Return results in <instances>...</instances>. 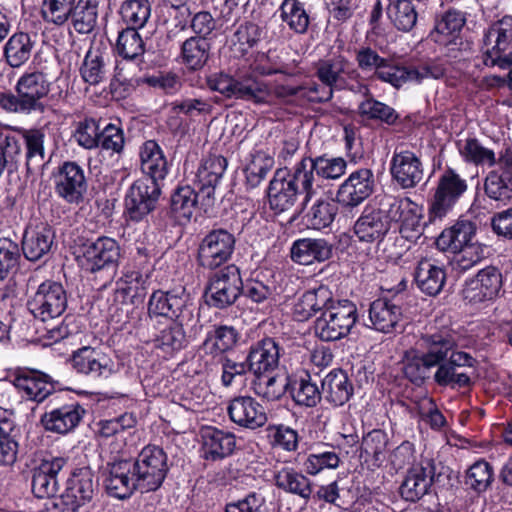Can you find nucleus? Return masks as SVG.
Masks as SVG:
<instances>
[{"label":"nucleus","mask_w":512,"mask_h":512,"mask_svg":"<svg viewBox=\"0 0 512 512\" xmlns=\"http://www.w3.org/2000/svg\"><path fill=\"white\" fill-rule=\"evenodd\" d=\"M211 91L219 92L226 98L252 102L256 105L271 104L272 91L269 84L253 72H237L229 75L215 73L207 78Z\"/></svg>","instance_id":"nucleus-1"},{"label":"nucleus","mask_w":512,"mask_h":512,"mask_svg":"<svg viewBox=\"0 0 512 512\" xmlns=\"http://www.w3.org/2000/svg\"><path fill=\"white\" fill-rule=\"evenodd\" d=\"M307 173L300 162L294 166L292 172L285 168L277 169L268 187L270 208L276 212L287 211L294 206L300 193L305 194L304 203H307L315 194Z\"/></svg>","instance_id":"nucleus-2"},{"label":"nucleus","mask_w":512,"mask_h":512,"mask_svg":"<svg viewBox=\"0 0 512 512\" xmlns=\"http://www.w3.org/2000/svg\"><path fill=\"white\" fill-rule=\"evenodd\" d=\"M482 62L506 70L512 66V15L493 22L483 34Z\"/></svg>","instance_id":"nucleus-3"},{"label":"nucleus","mask_w":512,"mask_h":512,"mask_svg":"<svg viewBox=\"0 0 512 512\" xmlns=\"http://www.w3.org/2000/svg\"><path fill=\"white\" fill-rule=\"evenodd\" d=\"M358 319L357 307L349 300L337 301L315 321V335L330 342L346 337Z\"/></svg>","instance_id":"nucleus-4"},{"label":"nucleus","mask_w":512,"mask_h":512,"mask_svg":"<svg viewBox=\"0 0 512 512\" xmlns=\"http://www.w3.org/2000/svg\"><path fill=\"white\" fill-rule=\"evenodd\" d=\"M133 465L138 491L141 493L158 490L169 470L166 453L162 448L154 445L144 447L138 457L133 460Z\"/></svg>","instance_id":"nucleus-5"},{"label":"nucleus","mask_w":512,"mask_h":512,"mask_svg":"<svg viewBox=\"0 0 512 512\" xmlns=\"http://www.w3.org/2000/svg\"><path fill=\"white\" fill-rule=\"evenodd\" d=\"M83 267L90 273H103L111 282L115 277L120 258L119 243L107 236H100L95 241H88L82 246Z\"/></svg>","instance_id":"nucleus-6"},{"label":"nucleus","mask_w":512,"mask_h":512,"mask_svg":"<svg viewBox=\"0 0 512 512\" xmlns=\"http://www.w3.org/2000/svg\"><path fill=\"white\" fill-rule=\"evenodd\" d=\"M243 282L239 269L228 265L209 277L205 296L209 306L226 309L242 295Z\"/></svg>","instance_id":"nucleus-7"},{"label":"nucleus","mask_w":512,"mask_h":512,"mask_svg":"<svg viewBox=\"0 0 512 512\" xmlns=\"http://www.w3.org/2000/svg\"><path fill=\"white\" fill-rule=\"evenodd\" d=\"M67 293L61 283L45 281L27 301V308L32 315L47 322L60 317L67 309Z\"/></svg>","instance_id":"nucleus-8"},{"label":"nucleus","mask_w":512,"mask_h":512,"mask_svg":"<svg viewBox=\"0 0 512 512\" xmlns=\"http://www.w3.org/2000/svg\"><path fill=\"white\" fill-rule=\"evenodd\" d=\"M161 191L160 181L149 177L135 180L125 195V213L132 221L142 220L156 209Z\"/></svg>","instance_id":"nucleus-9"},{"label":"nucleus","mask_w":512,"mask_h":512,"mask_svg":"<svg viewBox=\"0 0 512 512\" xmlns=\"http://www.w3.org/2000/svg\"><path fill=\"white\" fill-rule=\"evenodd\" d=\"M444 74L445 69L440 64L425 63L417 66H404L386 59L374 77L398 89L408 82L421 83L428 78L440 79Z\"/></svg>","instance_id":"nucleus-10"},{"label":"nucleus","mask_w":512,"mask_h":512,"mask_svg":"<svg viewBox=\"0 0 512 512\" xmlns=\"http://www.w3.org/2000/svg\"><path fill=\"white\" fill-rule=\"evenodd\" d=\"M467 190V183L453 170H446L439 178L429 208L430 221L445 217Z\"/></svg>","instance_id":"nucleus-11"},{"label":"nucleus","mask_w":512,"mask_h":512,"mask_svg":"<svg viewBox=\"0 0 512 512\" xmlns=\"http://www.w3.org/2000/svg\"><path fill=\"white\" fill-rule=\"evenodd\" d=\"M318 79L327 86L323 95L318 98L320 102L332 98L333 90H342L346 86V78L357 80L360 77L357 69L343 55H335L330 59L319 61L316 68Z\"/></svg>","instance_id":"nucleus-12"},{"label":"nucleus","mask_w":512,"mask_h":512,"mask_svg":"<svg viewBox=\"0 0 512 512\" xmlns=\"http://www.w3.org/2000/svg\"><path fill=\"white\" fill-rule=\"evenodd\" d=\"M484 193L496 208L512 201V152L505 151L500 155L497 168L486 176Z\"/></svg>","instance_id":"nucleus-13"},{"label":"nucleus","mask_w":512,"mask_h":512,"mask_svg":"<svg viewBox=\"0 0 512 512\" xmlns=\"http://www.w3.org/2000/svg\"><path fill=\"white\" fill-rule=\"evenodd\" d=\"M235 248V237L225 229L209 232L198 249L199 264L207 269H216L226 263Z\"/></svg>","instance_id":"nucleus-14"},{"label":"nucleus","mask_w":512,"mask_h":512,"mask_svg":"<svg viewBox=\"0 0 512 512\" xmlns=\"http://www.w3.org/2000/svg\"><path fill=\"white\" fill-rule=\"evenodd\" d=\"M476 363V359L471 354L464 351H453L449 357L435 366L437 369L433 379L439 386L452 389L467 388L472 381L462 369L473 368Z\"/></svg>","instance_id":"nucleus-15"},{"label":"nucleus","mask_w":512,"mask_h":512,"mask_svg":"<svg viewBox=\"0 0 512 512\" xmlns=\"http://www.w3.org/2000/svg\"><path fill=\"white\" fill-rule=\"evenodd\" d=\"M133 466V460L131 459H118L108 462L102 468L103 484L110 496L125 499L133 491L138 490Z\"/></svg>","instance_id":"nucleus-16"},{"label":"nucleus","mask_w":512,"mask_h":512,"mask_svg":"<svg viewBox=\"0 0 512 512\" xmlns=\"http://www.w3.org/2000/svg\"><path fill=\"white\" fill-rule=\"evenodd\" d=\"M417 349L421 351L435 366L453 351H459L465 345L460 343L458 334L447 327L421 334L416 342Z\"/></svg>","instance_id":"nucleus-17"},{"label":"nucleus","mask_w":512,"mask_h":512,"mask_svg":"<svg viewBox=\"0 0 512 512\" xmlns=\"http://www.w3.org/2000/svg\"><path fill=\"white\" fill-rule=\"evenodd\" d=\"M55 193L68 204L79 205L87 191L84 170L73 161L64 162L55 175Z\"/></svg>","instance_id":"nucleus-18"},{"label":"nucleus","mask_w":512,"mask_h":512,"mask_svg":"<svg viewBox=\"0 0 512 512\" xmlns=\"http://www.w3.org/2000/svg\"><path fill=\"white\" fill-rule=\"evenodd\" d=\"M440 475H436V467L431 460L413 465L408 469L399 488L402 499L409 502L419 501L429 493L432 484L439 480Z\"/></svg>","instance_id":"nucleus-19"},{"label":"nucleus","mask_w":512,"mask_h":512,"mask_svg":"<svg viewBox=\"0 0 512 512\" xmlns=\"http://www.w3.org/2000/svg\"><path fill=\"white\" fill-rule=\"evenodd\" d=\"M227 168V160L220 155H210L201 162L195 179L200 193V204L205 208L213 206L215 189Z\"/></svg>","instance_id":"nucleus-20"},{"label":"nucleus","mask_w":512,"mask_h":512,"mask_svg":"<svg viewBox=\"0 0 512 512\" xmlns=\"http://www.w3.org/2000/svg\"><path fill=\"white\" fill-rule=\"evenodd\" d=\"M71 364L77 373L93 379H107L117 371L110 358L90 346L74 351Z\"/></svg>","instance_id":"nucleus-21"},{"label":"nucleus","mask_w":512,"mask_h":512,"mask_svg":"<svg viewBox=\"0 0 512 512\" xmlns=\"http://www.w3.org/2000/svg\"><path fill=\"white\" fill-rule=\"evenodd\" d=\"M374 178L370 169L362 168L354 171L340 185L336 200L344 207H356L373 192Z\"/></svg>","instance_id":"nucleus-22"},{"label":"nucleus","mask_w":512,"mask_h":512,"mask_svg":"<svg viewBox=\"0 0 512 512\" xmlns=\"http://www.w3.org/2000/svg\"><path fill=\"white\" fill-rule=\"evenodd\" d=\"M66 464L64 457H51L43 459L33 469L31 486L37 498H50L58 492V475Z\"/></svg>","instance_id":"nucleus-23"},{"label":"nucleus","mask_w":512,"mask_h":512,"mask_svg":"<svg viewBox=\"0 0 512 512\" xmlns=\"http://www.w3.org/2000/svg\"><path fill=\"white\" fill-rule=\"evenodd\" d=\"M390 173L403 189L416 187L423 179L424 171L420 159L410 150H398L393 153Z\"/></svg>","instance_id":"nucleus-24"},{"label":"nucleus","mask_w":512,"mask_h":512,"mask_svg":"<svg viewBox=\"0 0 512 512\" xmlns=\"http://www.w3.org/2000/svg\"><path fill=\"white\" fill-rule=\"evenodd\" d=\"M353 230L360 242L379 243L390 230V217L382 209L366 207Z\"/></svg>","instance_id":"nucleus-25"},{"label":"nucleus","mask_w":512,"mask_h":512,"mask_svg":"<svg viewBox=\"0 0 512 512\" xmlns=\"http://www.w3.org/2000/svg\"><path fill=\"white\" fill-rule=\"evenodd\" d=\"M229 418L240 427L257 429L267 422L264 407L251 396L233 398L227 408Z\"/></svg>","instance_id":"nucleus-26"},{"label":"nucleus","mask_w":512,"mask_h":512,"mask_svg":"<svg viewBox=\"0 0 512 512\" xmlns=\"http://www.w3.org/2000/svg\"><path fill=\"white\" fill-rule=\"evenodd\" d=\"M501 287V272L496 267L488 266L479 271L476 277L467 283L464 297L476 303L492 300L498 296Z\"/></svg>","instance_id":"nucleus-27"},{"label":"nucleus","mask_w":512,"mask_h":512,"mask_svg":"<svg viewBox=\"0 0 512 512\" xmlns=\"http://www.w3.org/2000/svg\"><path fill=\"white\" fill-rule=\"evenodd\" d=\"M85 409L77 402L52 407L41 417V423L48 431L66 434L74 430L82 420Z\"/></svg>","instance_id":"nucleus-28"},{"label":"nucleus","mask_w":512,"mask_h":512,"mask_svg":"<svg viewBox=\"0 0 512 512\" xmlns=\"http://www.w3.org/2000/svg\"><path fill=\"white\" fill-rule=\"evenodd\" d=\"M189 300L185 288L179 287L170 291H155L148 303L150 316H164L170 319H178Z\"/></svg>","instance_id":"nucleus-29"},{"label":"nucleus","mask_w":512,"mask_h":512,"mask_svg":"<svg viewBox=\"0 0 512 512\" xmlns=\"http://www.w3.org/2000/svg\"><path fill=\"white\" fill-rule=\"evenodd\" d=\"M246 358L255 377L269 374L279 365L280 347L273 338H265L251 346Z\"/></svg>","instance_id":"nucleus-30"},{"label":"nucleus","mask_w":512,"mask_h":512,"mask_svg":"<svg viewBox=\"0 0 512 512\" xmlns=\"http://www.w3.org/2000/svg\"><path fill=\"white\" fill-rule=\"evenodd\" d=\"M54 238V231L47 225L26 229L21 242L24 257L31 262L44 259L52 250Z\"/></svg>","instance_id":"nucleus-31"},{"label":"nucleus","mask_w":512,"mask_h":512,"mask_svg":"<svg viewBox=\"0 0 512 512\" xmlns=\"http://www.w3.org/2000/svg\"><path fill=\"white\" fill-rule=\"evenodd\" d=\"M50 84L42 72H31L21 76L16 85L17 93L31 111L44 110L42 99L47 96Z\"/></svg>","instance_id":"nucleus-32"},{"label":"nucleus","mask_w":512,"mask_h":512,"mask_svg":"<svg viewBox=\"0 0 512 512\" xmlns=\"http://www.w3.org/2000/svg\"><path fill=\"white\" fill-rule=\"evenodd\" d=\"M202 452L207 460H221L231 455L236 446L235 436L214 427L202 430Z\"/></svg>","instance_id":"nucleus-33"},{"label":"nucleus","mask_w":512,"mask_h":512,"mask_svg":"<svg viewBox=\"0 0 512 512\" xmlns=\"http://www.w3.org/2000/svg\"><path fill=\"white\" fill-rule=\"evenodd\" d=\"M140 168L143 177L162 182L168 174L167 159L157 142L148 140L140 147Z\"/></svg>","instance_id":"nucleus-34"},{"label":"nucleus","mask_w":512,"mask_h":512,"mask_svg":"<svg viewBox=\"0 0 512 512\" xmlns=\"http://www.w3.org/2000/svg\"><path fill=\"white\" fill-rule=\"evenodd\" d=\"M333 247L325 239L303 238L295 241L291 248V258L302 265L314 261L323 262L332 256Z\"/></svg>","instance_id":"nucleus-35"},{"label":"nucleus","mask_w":512,"mask_h":512,"mask_svg":"<svg viewBox=\"0 0 512 512\" xmlns=\"http://www.w3.org/2000/svg\"><path fill=\"white\" fill-rule=\"evenodd\" d=\"M95 489L92 470L89 467H82L72 472L64 493L81 508L92 500Z\"/></svg>","instance_id":"nucleus-36"},{"label":"nucleus","mask_w":512,"mask_h":512,"mask_svg":"<svg viewBox=\"0 0 512 512\" xmlns=\"http://www.w3.org/2000/svg\"><path fill=\"white\" fill-rule=\"evenodd\" d=\"M402 317L401 307L391 300L377 299L369 308L371 327L379 332L391 333Z\"/></svg>","instance_id":"nucleus-37"},{"label":"nucleus","mask_w":512,"mask_h":512,"mask_svg":"<svg viewBox=\"0 0 512 512\" xmlns=\"http://www.w3.org/2000/svg\"><path fill=\"white\" fill-rule=\"evenodd\" d=\"M302 168L305 166L309 176V183L313 187L315 180L314 171L317 176L327 180H336L344 175L347 162L342 157L318 156L315 159L306 157L300 161Z\"/></svg>","instance_id":"nucleus-38"},{"label":"nucleus","mask_w":512,"mask_h":512,"mask_svg":"<svg viewBox=\"0 0 512 512\" xmlns=\"http://www.w3.org/2000/svg\"><path fill=\"white\" fill-rule=\"evenodd\" d=\"M15 387L23 391L27 398L42 402L53 391L52 378L39 371H26L18 374L14 379Z\"/></svg>","instance_id":"nucleus-39"},{"label":"nucleus","mask_w":512,"mask_h":512,"mask_svg":"<svg viewBox=\"0 0 512 512\" xmlns=\"http://www.w3.org/2000/svg\"><path fill=\"white\" fill-rule=\"evenodd\" d=\"M35 40L26 32H16L9 37L3 47V57L11 68L24 66L32 57Z\"/></svg>","instance_id":"nucleus-40"},{"label":"nucleus","mask_w":512,"mask_h":512,"mask_svg":"<svg viewBox=\"0 0 512 512\" xmlns=\"http://www.w3.org/2000/svg\"><path fill=\"white\" fill-rule=\"evenodd\" d=\"M475 231V225L472 222L459 220L450 228L442 231L436 239V245L442 251H459L468 243H473Z\"/></svg>","instance_id":"nucleus-41"},{"label":"nucleus","mask_w":512,"mask_h":512,"mask_svg":"<svg viewBox=\"0 0 512 512\" xmlns=\"http://www.w3.org/2000/svg\"><path fill=\"white\" fill-rule=\"evenodd\" d=\"M322 393L334 406L344 405L353 394V386L345 371L333 370L322 380Z\"/></svg>","instance_id":"nucleus-42"},{"label":"nucleus","mask_w":512,"mask_h":512,"mask_svg":"<svg viewBox=\"0 0 512 512\" xmlns=\"http://www.w3.org/2000/svg\"><path fill=\"white\" fill-rule=\"evenodd\" d=\"M414 278L418 288L429 296L438 295L446 281V273L440 266L431 260L422 259L419 261Z\"/></svg>","instance_id":"nucleus-43"},{"label":"nucleus","mask_w":512,"mask_h":512,"mask_svg":"<svg viewBox=\"0 0 512 512\" xmlns=\"http://www.w3.org/2000/svg\"><path fill=\"white\" fill-rule=\"evenodd\" d=\"M388 443V435L381 429H374L363 437L360 456L365 459L369 468L374 470L384 463Z\"/></svg>","instance_id":"nucleus-44"},{"label":"nucleus","mask_w":512,"mask_h":512,"mask_svg":"<svg viewBox=\"0 0 512 512\" xmlns=\"http://www.w3.org/2000/svg\"><path fill=\"white\" fill-rule=\"evenodd\" d=\"M200 202L199 190L190 186L179 187L171 196L170 213L176 222L186 224L190 221Z\"/></svg>","instance_id":"nucleus-45"},{"label":"nucleus","mask_w":512,"mask_h":512,"mask_svg":"<svg viewBox=\"0 0 512 512\" xmlns=\"http://www.w3.org/2000/svg\"><path fill=\"white\" fill-rule=\"evenodd\" d=\"M275 485L287 492L297 495L308 501L312 496L311 481L303 475L290 467H283L278 470L274 475Z\"/></svg>","instance_id":"nucleus-46"},{"label":"nucleus","mask_w":512,"mask_h":512,"mask_svg":"<svg viewBox=\"0 0 512 512\" xmlns=\"http://www.w3.org/2000/svg\"><path fill=\"white\" fill-rule=\"evenodd\" d=\"M403 373L414 385L421 386L431 376V369L434 364L418 349H411L405 352L403 357Z\"/></svg>","instance_id":"nucleus-47"},{"label":"nucleus","mask_w":512,"mask_h":512,"mask_svg":"<svg viewBox=\"0 0 512 512\" xmlns=\"http://www.w3.org/2000/svg\"><path fill=\"white\" fill-rule=\"evenodd\" d=\"M282 22L294 33L305 34L310 24V15L305 3L300 0H283L279 6Z\"/></svg>","instance_id":"nucleus-48"},{"label":"nucleus","mask_w":512,"mask_h":512,"mask_svg":"<svg viewBox=\"0 0 512 512\" xmlns=\"http://www.w3.org/2000/svg\"><path fill=\"white\" fill-rule=\"evenodd\" d=\"M106 54L100 48L90 47L80 66V75L85 83L99 85L107 79Z\"/></svg>","instance_id":"nucleus-49"},{"label":"nucleus","mask_w":512,"mask_h":512,"mask_svg":"<svg viewBox=\"0 0 512 512\" xmlns=\"http://www.w3.org/2000/svg\"><path fill=\"white\" fill-rule=\"evenodd\" d=\"M240 338L239 332L228 325H219L209 332L202 344V348L206 353L212 355H222L232 350Z\"/></svg>","instance_id":"nucleus-50"},{"label":"nucleus","mask_w":512,"mask_h":512,"mask_svg":"<svg viewBox=\"0 0 512 512\" xmlns=\"http://www.w3.org/2000/svg\"><path fill=\"white\" fill-rule=\"evenodd\" d=\"M20 431L14 421L6 417L0 418V464L13 465L17 460L18 437Z\"/></svg>","instance_id":"nucleus-51"},{"label":"nucleus","mask_w":512,"mask_h":512,"mask_svg":"<svg viewBox=\"0 0 512 512\" xmlns=\"http://www.w3.org/2000/svg\"><path fill=\"white\" fill-rule=\"evenodd\" d=\"M210 43L203 38L190 37L181 46L183 63L191 70L204 67L210 56Z\"/></svg>","instance_id":"nucleus-52"},{"label":"nucleus","mask_w":512,"mask_h":512,"mask_svg":"<svg viewBox=\"0 0 512 512\" xmlns=\"http://www.w3.org/2000/svg\"><path fill=\"white\" fill-rule=\"evenodd\" d=\"M23 139L26 144V166L28 171H32L43 166L45 161V129L34 128L24 130Z\"/></svg>","instance_id":"nucleus-53"},{"label":"nucleus","mask_w":512,"mask_h":512,"mask_svg":"<svg viewBox=\"0 0 512 512\" xmlns=\"http://www.w3.org/2000/svg\"><path fill=\"white\" fill-rule=\"evenodd\" d=\"M290 386L289 377L286 375L269 376L265 374L256 377L252 383L255 394L267 401L279 400Z\"/></svg>","instance_id":"nucleus-54"},{"label":"nucleus","mask_w":512,"mask_h":512,"mask_svg":"<svg viewBox=\"0 0 512 512\" xmlns=\"http://www.w3.org/2000/svg\"><path fill=\"white\" fill-rule=\"evenodd\" d=\"M97 16L98 5L95 0H78L69 20L78 33L88 34L95 28Z\"/></svg>","instance_id":"nucleus-55"},{"label":"nucleus","mask_w":512,"mask_h":512,"mask_svg":"<svg viewBox=\"0 0 512 512\" xmlns=\"http://www.w3.org/2000/svg\"><path fill=\"white\" fill-rule=\"evenodd\" d=\"M416 3L409 0H390L387 14L394 26L404 32L414 28L417 23Z\"/></svg>","instance_id":"nucleus-56"},{"label":"nucleus","mask_w":512,"mask_h":512,"mask_svg":"<svg viewBox=\"0 0 512 512\" xmlns=\"http://www.w3.org/2000/svg\"><path fill=\"white\" fill-rule=\"evenodd\" d=\"M122 21L129 28L141 29L151 15V4L148 0H125L119 8Z\"/></svg>","instance_id":"nucleus-57"},{"label":"nucleus","mask_w":512,"mask_h":512,"mask_svg":"<svg viewBox=\"0 0 512 512\" xmlns=\"http://www.w3.org/2000/svg\"><path fill=\"white\" fill-rule=\"evenodd\" d=\"M466 22L465 13L456 9H449L435 20V28L432 32L435 41L446 43L445 37L454 36L460 32Z\"/></svg>","instance_id":"nucleus-58"},{"label":"nucleus","mask_w":512,"mask_h":512,"mask_svg":"<svg viewBox=\"0 0 512 512\" xmlns=\"http://www.w3.org/2000/svg\"><path fill=\"white\" fill-rule=\"evenodd\" d=\"M358 111L363 118L378 120L388 125L394 124L398 119V114L392 107L376 100L372 94L360 102Z\"/></svg>","instance_id":"nucleus-59"},{"label":"nucleus","mask_w":512,"mask_h":512,"mask_svg":"<svg viewBox=\"0 0 512 512\" xmlns=\"http://www.w3.org/2000/svg\"><path fill=\"white\" fill-rule=\"evenodd\" d=\"M20 260L21 252L18 243L10 238H0V281L18 270Z\"/></svg>","instance_id":"nucleus-60"},{"label":"nucleus","mask_w":512,"mask_h":512,"mask_svg":"<svg viewBox=\"0 0 512 512\" xmlns=\"http://www.w3.org/2000/svg\"><path fill=\"white\" fill-rule=\"evenodd\" d=\"M139 29L126 27L119 32L116 50L124 59H136L143 55L144 42L138 33Z\"/></svg>","instance_id":"nucleus-61"},{"label":"nucleus","mask_w":512,"mask_h":512,"mask_svg":"<svg viewBox=\"0 0 512 512\" xmlns=\"http://www.w3.org/2000/svg\"><path fill=\"white\" fill-rule=\"evenodd\" d=\"M291 396L297 405L315 407L322 398V392L310 376L295 381L291 386Z\"/></svg>","instance_id":"nucleus-62"},{"label":"nucleus","mask_w":512,"mask_h":512,"mask_svg":"<svg viewBox=\"0 0 512 512\" xmlns=\"http://www.w3.org/2000/svg\"><path fill=\"white\" fill-rule=\"evenodd\" d=\"M78 0H43V19L56 26H63L71 18V13Z\"/></svg>","instance_id":"nucleus-63"},{"label":"nucleus","mask_w":512,"mask_h":512,"mask_svg":"<svg viewBox=\"0 0 512 512\" xmlns=\"http://www.w3.org/2000/svg\"><path fill=\"white\" fill-rule=\"evenodd\" d=\"M274 165L272 157L262 152L252 156L250 163L245 168L246 185L249 188H256L266 178Z\"/></svg>","instance_id":"nucleus-64"}]
</instances>
